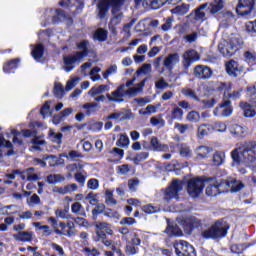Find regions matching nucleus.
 Instances as JSON below:
<instances>
[{"label":"nucleus","mask_w":256,"mask_h":256,"mask_svg":"<svg viewBox=\"0 0 256 256\" xmlns=\"http://www.w3.org/2000/svg\"><path fill=\"white\" fill-rule=\"evenodd\" d=\"M204 187H206V195L208 197H217L219 193H225V190H222L223 187H228L231 193H237L245 186L241 181H237L235 178H230L223 182H218L215 178H207L204 179Z\"/></svg>","instance_id":"1"},{"label":"nucleus","mask_w":256,"mask_h":256,"mask_svg":"<svg viewBox=\"0 0 256 256\" xmlns=\"http://www.w3.org/2000/svg\"><path fill=\"white\" fill-rule=\"evenodd\" d=\"M231 158L233 167L242 163H253L256 160V146L251 143L243 144L231 152Z\"/></svg>","instance_id":"2"},{"label":"nucleus","mask_w":256,"mask_h":256,"mask_svg":"<svg viewBox=\"0 0 256 256\" xmlns=\"http://www.w3.org/2000/svg\"><path fill=\"white\" fill-rule=\"evenodd\" d=\"M125 3V0H102L98 4L99 9V17L103 19L107 12L109 11V5L112 7V19L110 25L115 27V25H119L121 23V19L123 18V12H121V5Z\"/></svg>","instance_id":"3"},{"label":"nucleus","mask_w":256,"mask_h":256,"mask_svg":"<svg viewBox=\"0 0 256 256\" xmlns=\"http://www.w3.org/2000/svg\"><path fill=\"white\" fill-rule=\"evenodd\" d=\"M146 82L147 79H144L140 83L128 89H125V84H122L111 94H106V97L108 101H112L113 103H123V101H125V99H123L124 97H135L136 95H139V93L143 91V87H145Z\"/></svg>","instance_id":"4"},{"label":"nucleus","mask_w":256,"mask_h":256,"mask_svg":"<svg viewBox=\"0 0 256 256\" xmlns=\"http://www.w3.org/2000/svg\"><path fill=\"white\" fill-rule=\"evenodd\" d=\"M229 231V224L225 220H219L211 225L207 230L202 231L204 239H222Z\"/></svg>","instance_id":"5"},{"label":"nucleus","mask_w":256,"mask_h":256,"mask_svg":"<svg viewBox=\"0 0 256 256\" xmlns=\"http://www.w3.org/2000/svg\"><path fill=\"white\" fill-rule=\"evenodd\" d=\"M243 45V40L237 36L231 37L229 40H223L218 45V50L224 57L235 55Z\"/></svg>","instance_id":"6"},{"label":"nucleus","mask_w":256,"mask_h":256,"mask_svg":"<svg viewBox=\"0 0 256 256\" xmlns=\"http://www.w3.org/2000/svg\"><path fill=\"white\" fill-rule=\"evenodd\" d=\"M48 223H50L56 235H64L65 237H72V235H75L73 232L75 229V223L73 221L65 223L57 221L55 217H49Z\"/></svg>","instance_id":"7"},{"label":"nucleus","mask_w":256,"mask_h":256,"mask_svg":"<svg viewBox=\"0 0 256 256\" xmlns=\"http://www.w3.org/2000/svg\"><path fill=\"white\" fill-rule=\"evenodd\" d=\"M205 187V180L201 178H193L189 180L187 193L192 198H197L201 193H203V188Z\"/></svg>","instance_id":"8"},{"label":"nucleus","mask_w":256,"mask_h":256,"mask_svg":"<svg viewBox=\"0 0 256 256\" xmlns=\"http://www.w3.org/2000/svg\"><path fill=\"white\" fill-rule=\"evenodd\" d=\"M181 61V56H179V53H169L167 54L163 61H162V71L160 73H164L165 69L168 71V73H173V69L179 65V62Z\"/></svg>","instance_id":"9"},{"label":"nucleus","mask_w":256,"mask_h":256,"mask_svg":"<svg viewBox=\"0 0 256 256\" xmlns=\"http://www.w3.org/2000/svg\"><path fill=\"white\" fill-rule=\"evenodd\" d=\"M180 191H183V181L173 180L171 185L165 191L164 201L169 203L171 199H178Z\"/></svg>","instance_id":"10"},{"label":"nucleus","mask_w":256,"mask_h":256,"mask_svg":"<svg viewBox=\"0 0 256 256\" xmlns=\"http://www.w3.org/2000/svg\"><path fill=\"white\" fill-rule=\"evenodd\" d=\"M85 58V53H76L74 55H68L64 56L63 61H64V71L66 73H71L73 69H75V63H81V60Z\"/></svg>","instance_id":"11"},{"label":"nucleus","mask_w":256,"mask_h":256,"mask_svg":"<svg viewBox=\"0 0 256 256\" xmlns=\"http://www.w3.org/2000/svg\"><path fill=\"white\" fill-rule=\"evenodd\" d=\"M215 117H231L233 115V106H231V101L224 100V103H221L213 111Z\"/></svg>","instance_id":"12"},{"label":"nucleus","mask_w":256,"mask_h":256,"mask_svg":"<svg viewBox=\"0 0 256 256\" xmlns=\"http://www.w3.org/2000/svg\"><path fill=\"white\" fill-rule=\"evenodd\" d=\"M256 0H239L238 6L236 7V13L238 15H249L251 11H253V7H255Z\"/></svg>","instance_id":"13"},{"label":"nucleus","mask_w":256,"mask_h":256,"mask_svg":"<svg viewBox=\"0 0 256 256\" xmlns=\"http://www.w3.org/2000/svg\"><path fill=\"white\" fill-rule=\"evenodd\" d=\"M183 67L189 69L192 63L199 61V53L195 50H187L182 56Z\"/></svg>","instance_id":"14"},{"label":"nucleus","mask_w":256,"mask_h":256,"mask_svg":"<svg viewBox=\"0 0 256 256\" xmlns=\"http://www.w3.org/2000/svg\"><path fill=\"white\" fill-rule=\"evenodd\" d=\"M174 249L177 256H185L184 253L186 251H189L193 255V246L184 240L176 241L174 243Z\"/></svg>","instance_id":"15"},{"label":"nucleus","mask_w":256,"mask_h":256,"mask_svg":"<svg viewBox=\"0 0 256 256\" xmlns=\"http://www.w3.org/2000/svg\"><path fill=\"white\" fill-rule=\"evenodd\" d=\"M194 153L196 155V161H202V159H207V157L213 153V148L200 145L194 149Z\"/></svg>","instance_id":"16"},{"label":"nucleus","mask_w":256,"mask_h":256,"mask_svg":"<svg viewBox=\"0 0 256 256\" xmlns=\"http://www.w3.org/2000/svg\"><path fill=\"white\" fill-rule=\"evenodd\" d=\"M194 75L198 79H210L211 75H213V70L207 66L198 65L194 68Z\"/></svg>","instance_id":"17"},{"label":"nucleus","mask_w":256,"mask_h":256,"mask_svg":"<svg viewBox=\"0 0 256 256\" xmlns=\"http://www.w3.org/2000/svg\"><path fill=\"white\" fill-rule=\"evenodd\" d=\"M201 225V221L195 217H190L184 220L182 223V227L186 233H191L195 227H199Z\"/></svg>","instance_id":"18"},{"label":"nucleus","mask_w":256,"mask_h":256,"mask_svg":"<svg viewBox=\"0 0 256 256\" xmlns=\"http://www.w3.org/2000/svg\"><path fill=\"white\" fill-rule=\"evenodd\" d=\"M226 71L228 75H232V77H237L238 73L243 71V68L239 66V63L235 60H230L226 63Z\"/></svg>","instance_id":"19"},{"label":"nucleus","mask_w":256,"mask_h":256,"mask_svg":"<svg viewBox=\"0 0 256 256\" xmlns=\"http://www.w3.org/2000/svg\"><path fill=\"white\" fill-rule=\"evenodd\" d=\"M13 239L18 243H30L33 241V232L21 231L13 234Z\"/></svg>","instance_id":"20"},{"label":"nucleus","mask_w":256,"mask_h":256,"mask_svg":"<svg viewBox=\"0 0 256 256\" xmlns=\"http://www.w3.org/2000/svg\"><path fill=\"white\" fill-rule=\"evenodd\" d=\"M11 135L13 136L14 145H22L23 141L19 139V135L22 137H33L34 133L31 130H22V132H17L16 130L11 129Z\"/></svg>","instance_id":"21"},{"label":"nucleus","mask_w":256,"mask_h":256,"mask_svg":"<svg viewBox=\"0 0 256 256\" xmlns=\"http://www.w3.org/2000/svg\"><path fill=\"white\" fill-rule=\"evenodd\" d=\"M141 1H143V5H146L150 9H159L167 3V0H135L136 5H139Z\"/></svg>","instance_id":"22"},{"label":"nucleus","mask_w":256,"mask_h":256,"mask_svg":"<svg viewBox=\"0 0 256 256\" xmlns=\"http://www.w3.org/2000/svg\"><path fill=\"white\" fill-rule=\"evenodd\" d=\"M241 109L244 111V116L251 119L255 117L256 111L253 109V107H256V102L254 103H247V102H241L240 103Z\"/></svg>","instance_id":"23"},{"label":"nucleus","mask_w":256,"mask_h":256,"mask_svg":"<svg viewBox=\"0 0 256 256\" xmlns=\"http://www.w3.org/2000/svg\"><path fill=\"white\" fill-rule=\"evenodd\" d=\"M229 132L233 137H244L245 133H247V128L239 125V124H232L229 126Z\"/></svg>","instance_id":"24"},{"label":"nucleus","mask_w":256,"mask_h":256,"mask_svg":"<svg viewBox=\"0 0 256 256\" xmlns=\"http://www.w3.org/2000/svg\"><path fill=\"white\" fill-rule=\"evenodd\" d=\"M21 179L25 181H38L39 180V175H37V172H35V168H28L25 171L20 173Z\"/></svg>","instance_id":"25"},{"label":"nucleus","mask_w":256,"mask_h":256,"mask_svg":"<svg viewBox=\"0 0 256 256\" xmlns=\"http://www.w3.org/2000/svg\"><path fill=\"white\" fill-rule=\"evenodd\" d=\"M224 7H225V0H214L209 4L208 9L211 15H215L216 13H220V11H223Z\"/></svg>","instance_id":"26"},{"label":"nucleus","mask_w":256,"mask_h":256,"mask_svg":"<svg viewBox=\"0 0 256 256\" xmlns=\"http://www.w3.org/2000/svg\"><path fill=\"white\" fill-rule=\"evenodd\" d=\"M77 189V184H68L64 187H55L53 191L54 193H59L60 195H67L69 193H75Z\"/></svg>","instance_id":"27"},{"label":"nucleus","mask_w":256,"mask_h":256,"mask_svg":"<svg viewBox=\"0 0 256 256\" xmlns=\"http://www.w3.org/2000/svg\"><path fill=\"white\" fill-rule=\"evenodd\" d=\"M150 149H152V151H168L169 146L161 144L157 137H152L150 141Z\"/></svg>","instance_id":"28"},{"label":"nucleus","mask_w":256,"mask_h":256,"mask_svg":"<svg viewBox=\"0 0 256 256\" xmlns=\"http://www.w3.org/2000/svg\"><path fill=\"white\" fill-rule=\"evenodd\" d=\"M165 233H167V235L170 237H181L183 235V231L179 229L177 224H168Z\"/></svg>","instance_id":"29"},{"label":"nucleus","mask_w":256,"mask_h":256,"mask_svg":"<svg viewBox=\"0 0 256 256\" xmlns=\"http://www.w3.org/2000/svg\"><path fill=\"white\" fill-rule=\"evenodd\" d=\"M208 133H213V126L209 124H202L198 127L197 137L203 139Z\"/></svg>","instance_id":"30"},{"label":"nucleus","mask_w":256,"mask_h":256,"mask_svg":"<svg viewBox=\"0 0 256 256\" xmlns=\"http://www.w3.org/2000/svg\"><path fill=\"white\" fill-rule=\"evenodd\" d=\"M172 15H178V16H183L187 15L189 13V5L183 4L180 6H176L173 9H171Z\"/></svg>","instance_id":"31"},{"label":"nucleus","mask_w":256,"mask_h":256,"mask_svg":"<svg viewBox=\"0 0 256 256\" xmlns=\"http://www.w3.org/2000/svg\"><path fill=\"white\" fill-rule=\"evenodd\" d=\"M182 95H184V97H188L189 99H193V101H201V99L199 98V96L197 95V92L191 88H183L181 90Z\"/></svg>","instance_id":"32"},{"label":"nucleus","mask_w":256,"mask_h":256,"mask_svg":"<svg viewBox=\"0 0 256 256\" xmlns=\"http://www.w3.org/2000/svg\"><path fill=\"white\" fill-rule=\"evenodd\" d=\"M65 176L61 174H50L47 176V183L50 185H57V183H63Z\"/></svg>","instance_id":"33"},{"label":"nucleus","mask_w":256,"mask_h":256,"mask_svg":"<svg viewBox=\"0 0 256 256\" xmlns=\"http://www.w3.org/2000/svg\"><path fill=\"white\" fill-rule=\"evenodd\" d=\"M43 45L38 44L33 46L32 48V57L35 59V61H41L42 57H43Z\"/></svg>","instance_id":"34"},{"label":"nucleus","mask_w":256,"mask_h":256,"mask_svg":"<svg viewBox=\"0 0 256 256\" xmlns=\"http://www.w3.org/2000/svg\"><path fill=\"white\" fill-rule=\"evenodd\" d=\"M32 147L31 151H43V146L45 145V140L41 138H34L31 140Z\"/></svg>","instance_id":"35"},{"label":"nucleus","mask_w":256,"mask_h":256,"mask_svg":"<svg viewBox=\"0 0 256 256\" xmlns=\"http://www.w3.org/2000/svg\"><path fill=\"white\" fill-rule=\"evenodd\" d=\"M231 85H228L226 88H225V91H224V97L225 99H233L234 101L239 99V97H241V92L239 91H234L233 93L231 92Z\"/></svg>","instance_id":"36"},{"label":"nucleus","mask_w":256,"mask_h":256,"mask_svg":"<svg viewBox=\"0 0 256 256\" xmlns=\"http://www.w3.org/2000/svg\"><path fill=\"white\" fill-rule=\"evenodd\" d=\"M55 215L59 219H70L71 215H69V206H66L64 208H57L55 210Z\"/></svg>","instance_id":"37"},{"label":"nucleus","mask_w":256,"mask_h":256,"mask_svg":"<svg viewBox=\"0 0 256 256\" xmlns=\"http://www.w3.org/2000/svg\"><path fill=\"white\" fill-rule=\"evenodd\" d=\"M19 59H13L12 61L6 63L3 67L4 73H13V69H17Z\"/></svg>","instance_id":"38"},{"label":"nucleus","mask_w":256,"mask_h":256,"mask_svg":"<svg viewBox=\"0 0 256 256\" xmlns=\"http://www.w3.org/2000/svg\"><path fill=\"white\" fill-rule=\"evenodd\" d=\"M103 245H105V247H111L112 251H114L118 256H124L121 253V249H119L117 246H115V242L113 240H109V239H104L102 241Z\"/></svg>","instance_id":"39"},{"label":"nucleus","mask_w":256,"mask_h":256,"mask_svg":"<svg viewBox=\"0 0 256 256\" xmlns=\"http://www.w3.org/2000/svg\"><path fill=\"white\" fill-rule=\"evenodd\" d=\"M71 211L74 213V215H81L85 216V210L83 208V205L79 202H75L71 205Z\"/></svg>","instance_id":"40"},{"label":"nucleus","mask_w":256,"mask_h":256,"mask_svg":"<svg viewBox=\"0 0 256 256\" xmlns=\"http://www.w3.org/2000/svg\"><path fill=\"white\" fill-rule=\"evenodd\" d=\"M44 160L46 161V163H48L50 167H55L56 165L63 164V160L58 159L57 156L53 155L45 157Z\"/></svg>","instance_id":"41"},{"label":"nucleus","mask_w":256,"mask_h":256,"mask_svg":"<svg viewBox=\"0 0 256 256\" xmlns=\"http://www.w3.org/2000/svg\"><path fill=\"white\" fill-rule=\"evenodd\" d=\"M62 157L66 159H71V161H75L77 159H83V154L77 150H71L68 154H63Z\"/></svg>","instance_id":"42"},{"label":"nucleus","mask_w":256,"mask_h":256,"mask_svg":"<svg viewBox=\"0 0 256 256\" xmlns=\"http://www.w3.org/2000/svg\"><path fill=\"white\" fill-rule=\"evenodd\" d=\"M153 72V67L151 64H143L137 71V75H149Z\"/></svg>","instance_id":"43"},{"label":"nucleus","mask_w":256,"mask_h":256,"mask_svg":"<svg viewBox=\"0 0 256 256\" xmlns=\"http://www.w3.org/2000/svg\"><path fill=\"white\" fill-rule=\"evenodd\" d=\"M187 121L190 123H199L201 115L197 111H190L186 116Z\"/></svg>","instance_id":"44"},{"label":"nucleus","mask_w":256,"mask_h":256,"mask_svg":"<svg viewBox=\"0 0 256 256\" xmlns=\"http://www.w3.org/2000/svg\"><path fill=\"white\" fill-rule=\"evenodd\" d=\"M211 127L212 132L216 131L217 133H225L227 131V124H225L224 122H216L211 125Z\"/></svg>","instance_id":"45"},{"label":"nucleus","mask_w":256,"mask_h":256,"mask_svg":"<svg viewBox=\"0 0 256 256\" xmlns=\"http://www.w3.org/2000/svg\"><path fill=\"white\" fill-rule=\"evenodd\" d=\"M96 229H101L102 231H105L107 235H113V229H111V225L106 222H100L96 224Z\"/></svg>","instance_id":"46"},{"label":"nucleus","mask_w":256,"mask_h":256,"mask_svg":"<svg viewBox=\"0 0 256 256\" xmlns=\"http://www.w3.org/2000/svg\"><path fill=\"white\" fill-rule=\"evenodd\" d=\"M225 161V154L221 152H215L213 155V163L216 167H219Z\"/></svg>","instance_id":"47"},{"label":"nucleus","mask_w":256,"mask_h":256,"mask_svg":"<svg viewBox=\"0 0 256 256\" xmlns=\"http://www.w3.org/2000/svg\"><path fill=\"white\" fill-rule=\"evenodd\" d=\"M171 119L181 121L183 119V110L179 107L174 108L171 112Z\"/></svg>","instance_id":"48"},{"label":"nucleus","mask_w":256,"mask_h":256,"mask_svg":"<svg viewBox=\"0 0 256 256\" xmlns=\"http://www.w3.org/2000/svg\"><path fill=\"white\" fill-rule=\"evenodd\" d=\"M116 145L118 147H129V136L127 134H121Z\"/></svg>","instance_id":"49"},{"label":"nucleus","mask_w":256,"mask_h":256,"mask_svg":"<svg viewBox=\"0 0 256 256\" xmlns=\"http://www.w3.org/2000/svg\"><path fill=\"white\" fill-rule=\"evenodd\" d=\"M99 107V104L92 102V103H86L82 106V108L86 109V115H91V113H95V109Z\"/></svg>","instance_id":"50"},{"label":"nucleus","mask_w":256,"mask_h":256,"mask_svg":"<svg viewBox=\"0 0 256 256\" xmlns=\"http://www.w3.org/2000/svg\"><path fill=\"white\" fill-rule=\"evenodd\" d=\"M132 245L139 246L141 245V232H132L130 234Z\"/></svg>","instance_id":"51"},{"label":"nucleus","mask_w":256,"mask_h":256,"mask_svg":"<svg viewBox=\"0 0 256 256\" xmlns=\"http://www.w3.org/2000/svg\"><path fill=\"white\" fill-rule=\"evenodd\" d=\"M41 204V198L37 194H33L28 200H27V205L29 207H35V205H40Z\"/></svg>","instance_id":"52"},{"label":"nucleus","mask_w":256,"mask_h":256,"mask_svg":"<svg viewBox=\"0 0 256 256\" xmlns=\"http://www.w3.org/2000/svg\"><path fill=\"white\" fill-rule=\"evenodd\" d=\"M142 211H144V213H147V215H153V213H158L159 208L157 206L147 204L142 207Z\"/></svg>","instance_id":"53"},{"label":"nucleus","mask_w":256,"mask_h":256,"mask_svg":"<svg viewBox=\"0 0 256 256\" xmlns=\"http://www.w3.org/2000/svg\"><path fill=\"white\" fill-rule=\"evenodd\" d=\"M198 102L201 103L203 109H211V107H214L215 103H217V101H215L214 98L206 99V100H200Z\"/></svg>","instance_id":"54"},{"label":"nucleus","mask_w":256,"mask_h":256,"mask_svg":"<svg viewBox=\"0 0 256 256\" xmlns=\"http://www.w3.org/2000/svg\"><path fill=\"white\" fill-rule=\"evenodd\" d=\"M180 155L181 157H185L186 159H189V157H193V151L189 146H182L180 148Z\"/></svg>","instance_id":"55"},{"label":"nucleus","mask_w":256,"mask_h":256,"mask_svg":"<svg viewBox=\"0 0 256 256\" xmlns=\"http://www.w3.org/2000/svg\"><path fill=\"white\" fill-rule=\"evenodd\" d=\"M93 239L95 243H99V241L107 239V234H105V231H103L102 229L96 228V236H94Z\"/></svg>","instance_id":"56"},{"label":"nucleus","mask_w":256,"mask_h":256,"mask_svg":"<svg viewBox=\"0 0 256 256\" xmlns=\"http://www.w3.org/2000/svg\"><path fill=\"white\" fill-rule=\"evenodd\" d=\"M63 93H65V90L63 89V85L61 83L56 82L54 84V95H56L59 99L63 97Z\"/></svg>","instance_id":"57"},{"label":"nucleus","mask_w":256,"mask_h":256,"mask_svg":"<svg viewBox=\"0 0 256 256\" xmlns=\"http://www.w3.org/2000/svg\"><path fill=\"white\" fill-rule=\"evenodd\" d=\"M94 39H97V41H105V39H107V32L104 29L96 30Z\"/></svg>","instance_id":"58"},{"label":"nucleus","mask_w":256,"mask_h":256,"mask_svg":"<svg viewBox=\"0 0 256 256\" xmlns=\"http://www.w3.org/2000/svg\"><path fill=\"white\" fill-rule=\"evenodd\" d=\"M88 189H91V191H97L99 189V180L95 178H91L87 182Z\"/></svg>","instance_id":"59"},{"label":"nucleus","mask_w":256,"mask_h":256,"mask_svg":"<svg viewBox=\"0 0 256 256\" xmlns=\"http://www.w3.org/2000/svg\"><path fill=\"white\" fill-rule=\"evenodd\" d=\"M80 79L79 77H73L70 80H68L65 90L66 91H71V89H73V87H76L77 83H79Z\"/></svg>","instance_id":"60"},{"label":"nucleus","mask_w":256,"mask_h":256,"mask_svg":"<svg viewBox=\"0 0 256 256\" xmlns=\"http://www.w3.org/2000/svg\"><path fill=\"white\" fill-rule=\"evenodd\" d=\"M87 45H89V42L87 40H83L78 43L77 48L80 49V51L76 53H84V57H87Z\"/></svg>","instance_id":"61"},{"label":"nucleus","mask_w":256,"mask_h":256,"mask_svg":"<svg viewBox=\"0 0 256 256\" xmlns=\"http://www.w3.org/2000/svg\"><path fill=\"white\" fill-rule=\"evenodd\" d=\"M117 73V65H111L102 75L104 79H109V75H115Z\"/></svg>","instance_id":"62"},{"label":"nucleus","mask_w":256,"mask_h":256,"mask_svg":"<svg viewBox=\"0 0 256 256\" xmlns=\"http://www.w3.org/2000/svg\"><path fill=\"white\" fill-rule=\"evenodd\" d=\"M155 87L156 89H160L161 91H163L164 89H167V87H169V83H167L164 78H160L158 81L155 82Z\"/></svg>","instance_id":"63"},{"label":"nucleus","mask_w":256,"mask_h":256,"mask_svg":"<svg viewBox=\"0 0 256 256\" xmlns=\"http://www.w3.org/2000/svg\"><path fill=\"white\" fill-rule=\"evenodd\" d=\"M244 58H245V61L248 62L249 64L255 63L256 54L253 52H245Z\"/></svg>","instance_id":"64"}]
</instances>
